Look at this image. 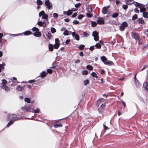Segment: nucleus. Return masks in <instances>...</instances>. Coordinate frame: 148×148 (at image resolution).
<instances>
[{
  "instance_id": "47",
  "label": "nucleus",
  "mask_w": 148,
  "mask_h": 148,
  "mask_svg": "<svg viewBox=\"0 0 148 148\" xmlns=\"http://www.w3.org/2000/svg\"><path fill=\"white\" fill-rule=\"evenodd\" d=\"M119 15V14L117 13H114L112 15V17L115 18L117 17Z\"/></svg>"
},
{
  "instance_id": "50",
  "label": "nucleus",
  "mask_w": 148,
  "mask_h": 148,
  "mask_svg": "<svg viewBox=\"0 0 148 148\" xmlns=\"http://www.w3.org/2000/svg\"><path fill=\"white\" fill-rule=\"evenodd\" d=\"M83 36L84 37H88L89 36V34L87 33L86 32H84L83 34Z\"/></svg>"
},
{
  "instance_id": "40",
  "label": "nucleus",
  "mask_w": 148,
  "mask_h": 148,
  "mask_svg": "<svg viewBox=\"0 0 148 148\" xmlns=\"http://www.w3.org/2000/svg\"><path fill=\"white\" fill-rule=\"evenodd\" d=\"M40 109L38 108H37L36 110L33 109V112H34V113H38L40 112Z\"/></svg>"
},
{
  "instance_id": "27",
  "label": "nucleus",
  "mask_w": 148,
  "mask_h": 148,
  "mask_svg": "<svg viewBox=\"0 0 148 148\" xmlns=\"http://www.w3.org/2000/svg\"><path fill=\"white\" fill-rule=\"evenodd\" d=\"M2 83L1 86L6 85V84L7 83V81L5 79H2Z\"/></svg>"
},
{
  "instance_id": "54",
  "label": "nucleus",
  "mask_w": 148,
  "mask_h": 148,
  "mask_svg": "<svg viewBox=\"0 0 148 148\" xmlns=\"http://www.w3.org/2000/svg\"><path fill=\"white\" fill-rule=\"evenodd\" d=\"M86 16L88 18H91L92 16V14L88 12L86 13Z\"/></svg>"
},
{
  "instance_id": "30",
  "label": "nucleus",
  "mask_w": 148,
  "mask_h": 148,
  "mask_svg": "<svg viewBox=\"0 0 148 148\" xmlns=\"http://www.w3.org/2000/svg\"><path fill=\"white\" fill-rule=\"evenodd\" d=\"M24 101L25 102H27V103H29L31 102V99L28 98H25L24 99Z\"/></svg>"
},
{
  "instance_id": "37",
  "label": "nucleus",
  "mask_w": 148,
  "mask_h": 148,
  "mask_svg": "<svg viewBox=\"0 0 148 148\" xmlns=\"http://www.w3.org/2000/svg\"><path fill=\"white\" fill-rule=\"evenodd\" d=\"M97 23L96 22L92 21L91 22V26L92 27H94L97 25Z\"/></svg>"
},
{
  "instance_id": "33",
  "label": "nucleus",
  "mask_w": 148,
  "mask_h": 148,
  "mask_svg": "<svg viewBox=\"0 0 148 148\" xmlns=\"http://www.w3.org/2000/svg\"><path fill=\"white\" fill-rule=\"evenodd\" d=\"M143 16L145 18H148V12H145L143 13Z\"/></svg>"
},
{
  "instance_id": "31",
  "label": "nucleus",
  "mask_w": 148,
  "mask_h": 148,
  "mask_svg": "<svg viewBox=\"0 0 148 148\" xmlns=\"http://www.w3.org/2000/svg\"><path fill=\"white\" fill-rule=\"evenodd\" d=\"M8 35L10 36H12L13 37H15L17 36H19L20 35H22V34H8Z\"/></svg>"
},
{
  "instance_id": "64",
  "label": "nucleus",
  "mask_w": 148,
  "mask_h": 148,
  "mask_svg": "<svg viewBox=\"0 0 148 148\" xmlns=\"http://www.w3.org/2000/svg\"><path fill=\"white\" fill-rule=\"evenodd\" d=\"M70 40V39H67L65 42V43L66 45H68L69 44Z\"/></svg>"
},
{
  "instance_id": "48",
  "label": "nucleus",
  "mask_w": 148,
  "mask_h": 148,
  "mask_svg": "<svg viewBox=\"0 0 148 148\" xmlns=\"http://www.w3.org/2000/svg\"><path fill=\"white\" fill-rule=\"evenodd\" d=\"M84 83L85 85H86L89 84V81L88 79L85 80L84 81Z\"/></svg>"
},
{
  "instance_id": "36",
  "label": "nucleus",
  "mask_w": 148,
  "mask_h": 148,
  "mask_svg": "<svg viewBox=\"0 0 148 148\" xmlns=\"http://www.w3.org/2000/svg\"><path fill=\"white\" fill-rule=\"evenodd\" d=\"M91 75L93 77L97 78L98 76H97L96 73L95 72H92L91 74Z\"/></svg>"
},
{
  "instance_id": "18",
  "label": "nucleus",
  "mask_w": 148,
  "mask_h": 148,
  "mask_svg": "<svg viewBox=\"0 0 148 148\" xmlns=\"http://www.w3.org/2000/svg\"><path fill=\"white\" fill-rule=\"evenodd\" d=\"M137 21L138 22L139 24H141L142 25H144L145 24V23L144 21L141 19V18H138L137 20Z\"/></svg>"
},
{
  "instance_id": "43",
  "label": "nucleus",
  "mask_w": 148,
  "mask_h": 148,
  "mask_svg": "<svg viewBox=\"0 0 148 148\" xmlns=\"http://www.w3.org/2000/svg\"><path fill=\"white\" fill-rule=\"evenodd\" d=\"M85 47V46L84 45H80L79 47V49L80 50H83Z\"/></svg>"
},
{
  "instance_id": "53",
  "label": "nucleus",
  "mask_w": 148,
  "mask_h": 148,
  "mask_svg": "<svg viewBox=\"0 0 148 148\" xmlns=\"http://www.w3.org/2000/svg\"><path fill=\"white\" fill-rule=\"evenodd\" d=\"M84 16L83 14H80L78 16V18L79 19H82L84 17Z\"/></svg>"
},
{
  "instance_id": "13",
  "label": "nucleus",
  "mask_w": 148,
  "mask_h": 148,
  "mask_svg": "<svg viewBox=\"0 0 148 148\" xmlns=\"http://www.w3.org/2000/svg\"><path fill=\"white\" fill-rule=\"evenodd\" d=\"M1 87L2 89H4L6 92H9L10 90V88L7 87L6 85L5 86H1Z\"/></svg>"
},
{
  "instance_id": "60",
  "label": "nucleus",
  "mask_w": 148,
  "mask_h": 148,
  "mask_svg": "<svg viewBox=\"0 0 148 148\" xmlns=\"http://www.w3.org/2000/svg\"><path fill=\"white\" fill-rule=\"evenodd\" d=\"M53 17L55 18H57V17H58V14L56 13H54L53 14Z\"/></svg>"
},
{
  "instance_id": "4",
  "label": "nucleus",
  "mask_w": 148,
  "mask_h": 148,
  "mask_svg": "<svg viewBox=\"0 0 148 148\" xmlns=\"http://www.w3.org/2000/svg\"><path fill=\"white\" fill-rule=\"evenodd\" d=\"M92 35L94 37V40H95L96 41H97L99 40V34L96 31H94L93 32L92 34Z\"/></svg>"
},
{
  "instance_id": "20",
  "label": "nucleus",
  "mask_w": 148,
  "mask_h": 148,
  "mask_svg": "<svg viewBox=\"0 0 148 148\" xmlns=\"http://www.w3.org/2000/svg\"><path fill=\"white\" fill-rule=\"evenodd\" d=\"M5 65V63L3 62L2 64H0V72L2 71V69H4V66Z\"/></svg>"
},
{
  "instance_id": "34",
  "label": "nucleus",
  "mask_w": 148,
  "mask_h": 148,
  "mask_svg": "<svg viewBox=\"0 0 148 148\" xmlns=\"http://www.w3.org/2000/svg\"><path fill=\"white\" fill-rule=\"evenodd\" d=\"M136 40L138 41V45H141L142 44V39L140 37L139 38H138V39H137Z\"/></svg>"
},
{
  "instance_id": "19",
  "label": "nucleus",
  "mask_w": 148,
  "mask_h": 148,
  "mask_svg": "<svg viewBox=\"0 0 148 148\" xmlns=\"http://www.w3.org/2000/svg\"><path fill=\"white\" fill-rule=\"evenodd\" d=\"M49 50L50 51H52L53 50L54 46L52 44H49L48 45Z\"/></svg>"
},
{
  "instance_id": "23",
  "label": "nucleus",
  "mask_w": 148,
  "mask_h": 148,
  "mask_svg": "<svg viewBox=\"0 0 148 148\" xmlns=\"http://www.w3.org/2000/svg\"><path fill=\"white\" fill-rule=\"evenodd\" d=\"M104 64L106 65H112L113 64V63L112 62L108 60H107Z\"/></svg>"
},
{
  "instance_id": "38",
  "label": "nucleus",
  "mask_w": 148,
  "mask_h": 148,
  "mask_svg": "<svg viewBox=\"0 0 148 148\" xmlns=\"http://www.w3.org/2000/svg\"><path fill=\"white\" fill-rule=\"evenodd\" d=\"M87 69L89 70H93V67L92 66L90 65H87L86 66Z\"/></svg>"
},
{
  "instance_id": "35",
  "label": "nucleus",
  "mask_w": 148,
  "mask_h": 148,
  "mask_svg": "<svg viewBox=\"0 0 148 148\" xmlns=\"http://www.w3.org/2000/svg\"><path fill=\"white\" fill-rule=\"evenodd\" d=\"M140 7V12H143V13L145 12L146 11V8L144 7Z\"/></svg>"
},
{
  "instance_id": "58",
  "label": "nucleus",
  "mask_w": 148,
  "mask_h": 148,
  "mask_svg": "<svg viewBox=\"0 0 148 148\" xmlns=\"http://www.w3.org/2000/svg\"><path fill=\"white\" fill-rule=\"evenodd\" d=\"M81 4L80 3H78L75 5V7L76 8H79L81 5Z\"/></svg>"
},
{
  "instance_id": "14",
  "label": "nucleus",
  "mask_w": 148,
  "mask_h": 148,
  "mask_svg": "<svg viewBox=\"0 0 148 148\" xmlns=\"http://www.w3.org/2000/svg\"><path fill=\"white\" fill-rule=\"evenodd\" d=\"M47 7L49 10L51 9L52 8L51 3H50L49 0H47Z\"/></svg>"
},
{
  "instance_id": "42",
  "label": "nucleus",
  "mask_w": 148,
  "mask_h": 148,
  "mask_svg": "<svg viewBox=\"0 0 148 148\" xmlns=\"http://www.w3.org/2000/svg\"><path fill=\"white\" fill-rule=\"evenodd\" d=\"M95 47L97 48L101 49V44L99 43H97L95 45Z\"/></svg>"
},
{
  "instance_id": "9",
  "label": "nucleus",
  "mask_w": 148,
  "mask_h": 148,
  "mask_svg": "<svg viewBox=\"0 0 148 148\" xmlns=\"http://www.w3.org/2000/svg\"><path fill=\"white\" fill-rule=\"evenodd\" d=\"M71 34L73 37H75V39L77 40H79V35L76 34L75 32H73Z\"/></svg>"
},
{
  "instance_id": "55",
  "label": "nucleus",
  "mask_w": 148,
  "mask_h": 148,
  "mask_svg": "<svg viewBox=\"0 0 148 148\" xmlns=\"http://www.w3.org/2000/svg\"><path fill=\"white\" fill-rule=\"evenodd\" d=\"M51 32L52 33H54L56 32V29L53 27L51 28Z\"/></svg>"
},
{
  "instance_id": "51",
  "label": "nucleus",
  "mask_w": 148,
  "mask_h": 148,
  "mask_svg": "<svg viewBox=\"0 0 148 148\" xmlns=\"http://www.w3.org/2000/svg\"><path fill=\"white\" fill-rule=\"evenodd\" d=\"M55 43L58 44H60V42L59 38H57L55 40Z\"/></svg>"
},
{
  "instance_id": "39",
  "label": "nucleus",
  "mask_w": 148,
  "mask_h": 148,
  "mask_svg": "<svg viewBox=\"0 0 148 148\" xmlns=\"http://www.w3.org/2000/svg\"><path fill=\"white\" fill-rule=\"evenodd\" d=\"M32 29L33 32H37L39 31V29L38 28L35 27L33 28Z\"/></svg>"
},
{
  "instance_id": "63",
  "label": "nucleus",
  "mask_w": 148,
  "mask_h": 148,
  "mask_svg": "<svg viewBox=\"0 0 148 148\" xmlns=\"http://www.w3.org/2000/svg\"><path fill=\"white\" fill-rule=\"evenodd\" d=\"M77 15V13L76 12H75L74 13H73L72 16V18H74Z\"/></svg>"
},
{
  "instance_id": "5",
  "label": "nucleus",
  "mask_w": 148,
  "mask_h": 148,
  "mask_svg": "<svg viewBox=\"0 0 148 148\" xmlns=\"http://www.w3.org/2000/svg\"><path fill=\"white\" fill-rule=\"evenodd\" d=\"M21 108L23 110L26 111L27 112H33V109L30 108L29 107L27 106L26 105L24 107H22Z\"/></svg>"
},
{
  "instance_id": "62",
  "label": "nucleus",
  "mask_w": 148,
  "mask_h": 148,
  "mask_svg": "<svg viewBox=\"0 0 148 148\" xmlns=\"http://www.w3.org/2000/svg\"><path fill=\"white\" fill-rule=\"evenodd\" d=\"M95 49L94 48V46H90V48H89V49L91 51H93Z\"/></svg>"
},
{
  "instance_id": "29",
  "label": "nucleus",
  "mask_w": 148,
  "mask_h": 148,
  "mask_svg": "<svg viewBox=\"0 0 148 148\" xmlns=\"http://www.w3.org/2000/svg\"><path fill=\"white\" fill-rule=\"evenodd\" d=\"M23 89V87H21L19 85H18L16 88V89L18 91H22Z\"/></svg>"
},
{
  "instance_id": "15",
  "label": "nucleus",
  "mask_w": 148,
  "mask_h": 148,
  "mask_svg": "<svg viewBox=\"0 0 148 148\" xmlns=\"http://www.w3.org/2000/svg\"><path fill=\"white\" fill-rule=\"evenodd\" d=\"M136 74L135 75L134 77V84L137 86L138 85V86H139V85H140V84L139 82L138 81V80L136 78Z\"/></svg>"
},
{
  "instance_id": "44",
  "label": "nucleus",
  "mask_w": 148,
  "mask_h": 148,
  "mask_svg": "<svg viewBox=\"0 0 148 148\" xmlns=\"http://www.w3.org/2000/svg\"><path fill=\"white\" fill-rule=\"evenodd\" d=\"M60 44H56V43H55L54 45H53L54 47L56 49H58L59 48V47L60 46Z\"/></svg>"
},
{
  "instance_id": "11",
  "label": "nucleus",
  "mask_w": 148,
  "mask_h": 148,
  "mask_svg": "<svg viewBox=\"0 0 148 148\" xmlns=\"http://www.w3.org/2000/svg\"><path fill=\"white\" fill-rule=\"evenodd\" d=\"M109 8V6H108L106 7H103L102 10V13L104 14H106L108 12V9Z\"/></svg>"
},
{
  "instance_id": "10",
  "label": "nucleus",
  "mask_w": 148,
  "mask_h": 148,
  "mask_svg": "<svg viewBox=\"0 0 148 148\" xmlns=\"http://www.w3.org/2000/svg\"><path fill=\"white\" fill-rule=\"evenodd\" d=\"M46 75V72L45 71H42L40 74V75L38 77H41V78H44L45 77Z\"/></svg>"
},
{
  "instance_id": "21",
  "label": "nucleus",
  "mask_w": 148,
  "mask_h": 148,
  "mask_svg": "<svg viewBox=\"0 0 148 148\" xmlns=\"http://www.w3.org/2000/svg\"><path fill=\"white\" fill-rule=\"evenodd\" d=\"M33 35L34 36L37 37H39L41 36V33L39 32H35L33 33Z\"/></svg>"
},
{
  "instance_id": "7",
  "label": "nucleus",
  "mask_w": 148,
  "mask_h": 148,
  "mask_svg": "<svg viewBox=\"0 0 148 148\" xmlns=\"http://www.w3.org/2000/svg\"><path fill=\"white\" fill-rule=\"evenodd\" d=\"M105 99L103 98H101L98 99L97 101L96 106L98 108L100 104L102 102H104Z\"/></svg>"
},
{
  "instance_id": "59",
  "label": "nucleus",
  "mask_w": 148,
  "mask_h": 148,
  "mask_svg": "<svg viewBox=\"0 0 148 148\" xmlns=\"http://www.w3.org/2000/svg\"><path fill=\"white\" fill-rule=\"evenodd\" d=\"M47 37L48 38L49 40H50L51 37V35L49 32H48L47 34Z\"/></svg>"
},
{
  "instance_id": "12",
  "label": "nucleus",
  "mask_w": 148,
  "mask_h": 148,
  "mask_svg": "<svg viewBox=\"0 0 148 148\" xmlns=\"http://www.w3.org/2000/svg\"><path fill=\"white\" fill-rule=\"evenodd\" d=\"M106 106L105 103H102L101 106L99 107L98 108V111L99 112H101V110H103Z\"/></svg>"
},
{
  "instance_id": "45",
  "label": "nucleus",
  "mask_w": 148,
  "mask_h": 148,
  "mask_svg": "<svg viewBox=\"0 0 148 148\" xmlns=\"http://www.w3.org/2000/svg\"><path fill=\"white\" fill-rule=\"evenodd\" d=\"M137 18V15L136 14H135L133 16L132 19L133 21H134Z\"/></svg>"
},
{
  "instance_id": "52",
  "label": "nucleus",
  "mask_w": 148,
  "mask_h": 148,
  "mask_svg": "<svg viewBox=\"0 0 148 148\" xmlns=\"http://www.w3.org/2000/svg\"><path fill=\"white\" fill-rule=\"evenodd\" d=\"M145 84L146 85V86H145V88L147 91H148V84H147V83L146 82H145L144 83V85Z\"/></svg>"
},
{
  "instance_id": "3",
  "label": "nucleus",
  "mask_w": 148,
  "mask_h": 148,
  "mask_svg": "<svg viewBox=\"0 0 148 148\" xmlns=\"http://www.w3.org/2000/svg\"><path fill=\"white\" fill-rule=\"evenodd\" d=\"M128 25L127 23L126 22L124 21L121 23L119 27V29L121 31H123L125 28L127 27Z\"/></svg>"
},
{
  "instance_id": "57",
  "label": "nucleus",
  "mask_w": 148,
  "mask_h": 148,
  "mask_svg": "<svg viewBox=\"0 0 148 148\" xmlns=\"http://www.w3.org/2000/svg\"><path fill=\"white\" fill-rule=\"evenodd\" d=\"M122 8L124 10H126L128 8V6L127 5H123L122 6Z\"/></svg>"
},
{
  "instance_id": "32",
  "label": "nucleus",
  "mask_w": 148,
  "mask_h": 148,
  "mask_svg": "<svg viewBox=\"0 0 148 148\" xmlns=\"http://www.w3.org/2000/svg\"><path fill=\"white\" fill-rule=\"evenodd\" d=\"M133 1V0H125V2L127 5H130L132 4V3L131 2Z\"/></svg>"
},
{
  "instance_id": "22",
  "label": "nucleus",
  "mask_w": 148,
  "mask_h": 148,
  "mask_svg": "<svg viewBox=\"0 0 148 148\" xmlns=\"http://www.w3.org/2000/svg\"><path fill=\"white\" fill-rule=\"evenodd\" d=\"M31 32L29 31H27L23 33V34L25 36H28L32 34Z\"/></svg>"
},
{
  "instance_id": "25",
  "label": "nucleus",
  "mask_w": 148,
  "mask_h": 148,
  "mask_svg": "<svg viewBox=\"0 0 148 148\" xmlns=\"http://www.w3.org/2000/svg\"><path fill=\"white\" fill-rule=\"evenodd\" d=\"M133 3L135 5L136 7L140 8V7H141L142 4H140V3L135 1Z\"/></svg>"
},
{
  "instance_id": "8",
  "label": "nucleus",
  "mask_w": 148,
  "mask_h": 148,
  "mask_svg": "<svg viewBox=\"0 0 148 148\" xmlns=\"http://www.w3.org/2000/svg\"><path fill=\"white\" fill-rule=\"evenodd\" d=\"M97 24L99 25H103L105 23L103 19L102 18H99V19L97 21Z\"/></svg>"
},
{
  "instance_id": "41",
  "label": "nucleus",
  "mask_w": 148,
  "mask_h": 148,
  "mask_svg": "<svg viewBox=\"0 0 148 148\" xmlns=\"http://www.w3.org/2000/svg\"><path fill=\"white\" fill-rule=\"evenodd\" d=\"M82 74L83 75H86L88 74V72L87 70H84L82 71Z\"/></svg>"
},
{
  "instance_id": "56",
  "label": "nucleus",
  "mask_w": 148,
  "mask_h": 148,
  "mask_svg": "<svg viewBox=\"0 0 148 148\" xmlns=\"http://www.w3.org/2000/svg\"><path fill=\"white\" fill-rule=\"evenodd\" d=\"M53 71L51 69H48L47 70V73H49L50 74H51L52 73Z\"/></svg>"
},
{
  "instance_id": "6",
  "label": "nucleus",
  "mask_w": 148,
  "mask_h": 148,
  "mask_svg": "<svg viewBox=\"0 0 148 148\" xmlns=\"http://www.w3.org/2000/svg\"><path fill=\"white\" fill-rule=\"evenodd\" d=\"M131 36L132 37L134 38L136 40H137V39H138V38H139L140 37L139 34L135 32H133Z\"/></svg>"
},
{
  "instance_id": "61",
  "label": "nucleus",
  "mask_w": 148,
  "mask_h": 148,
  "mask_svg": "<svg viewBox=\"0 0 148 148\" xmlns=\"http://www.w3.org/2000/svg\"><path fill=\"white\" fill-rule=\"evenodd\" d=\"M73 23L75 24H79V22L77 20H74L73 22Z\"/></svg>"
},
{
  "instance_id": "17",
  "label": "nucleus",
  "mask_w": 148,
  "mask_h": 148,
  "mask_svg": "<svg viewBox=\"0 0 148 148\" xmlns=\"http://www.w3.org/2000/svg\"><path fill=\"white\" fill-rule=\"evenodd\" d=\"M72 11L71 10H68L67 12L66 11H64L63 12V14H66L68 16H70L72 14Z\"/></svg>"
},
{
  "instance_id": "49",
  "label": "nucleus",
  "mask_w": 148,
  "mask_h": 148,
  "mask_svg": "<svg viewBox=\"0 0 148 148\" xmlns=\"http://www.w3.org/2000/svg\"><path fill=\"white\" fill-rule=\"evenodd\" d=\"M37 3L38 5H40L42 4V2L40 0H37Z\"/></svg>"
},
{
  "instance_id": "16",
  "label": "nucleus",
  "mask_w": 148,
  "mask_h": 148,
  "mask_svg": "<svg viewBox=\"0 0 148 148\" xmlns=\"http://www.w3.org/2000/svg\"><path fill=\"white\" fill-rule=\"evenodd\" d=\"M62 125L60 123L56 122L54 124V126L55 128H57L59 127H62Z\"/></svg>"
},
{
  "instance_id": "2",
  "label": "nucleus",
  "mask_w": 148,
  "mask_h": 148,
  "mask_svg": "<svg viewBox=\"0 0 148 148\" xmlns=\"http://www.w3.org/2000/svg\"><path fill=\"white\" fill-rule=\"evenodd\" d=\"M8 119L10 121H14L19 119V118L15 114H10L8 115Z\"/></svg>"
},
{
  "instance_id": "1",
  "label": "nucleus",
  "mask_w": 148,
  "mask_h": 148,
  "mask_svg": "<svg viewBox=\"0 0 148 148\" xmlns=\"http://www.w3.org/2000/svg\"><path fill=\"white\" fill-rule=\"evenodd\" d=\"M39 18L37 23L38 25L39 26L45 27L46 24L44 20H46V14L45 13L44 11H42L39 13Z\"/></svg>"
},
{
  "instance_id": "28",
  "label": "nucleus",
  "mask_w": 148,
  "mask_h": 148,
  "mask_svg": "<svg viewBox=\"0 0 148 148\" xmlns=\"http://www.w3.org/2000/svg\"><path fill=\"white\" fill-rule=\"evenodd\" d=\"M14 121H10L8 123V124L6 125L5 127L8 128L10 126L13 124Z\"/></svg>"
},
{
  "instance_id": "46",
  "label": "nucleus",
  "mask_w": 148,
  "mask_h": 148,
  "mask_svg": "<svg viewBox=\"0 0 148 148\" xmlns=\"http://www.w3.org/2000/svg\"><path fill=\"white\" fill-rule=\"evenodd\" d=\"M63 34L64 36H67L69 34V31L67 30H66L64 31V32L63 33Z\"/></svg>"
},
{
  "instance_id": "26",
  "label": "nucleus",
  "mask_w": 148,
  "mask_h": 148,
  "mask_svg": "<svg viewBox=\"0 0 148 148\" xmlns=\"http://www.w3.org/2000/svg\"><path fill=\"white\" fill-rule=\"evenodd\" d=\"M101 59L102 62H103L104 64L107 60V58L105 56L101 57Z\"/></svg>"
},
{
  "instance_id": "24",
  "label": "nucleus",
  "mask_w": 148,
  "mask_h": 148,
  "mask_svg": "<svg viewBox=\"0 0 148 148\" xmlns=\"http://www.w3.org/2000/svg\"><path fill=\"white\" fill-rule=\"evenodd\" d=\"M86 10L89 12H91L92 11V8L90 5H88V6L86 8Z\"/></svg>"
}]
</instances>
